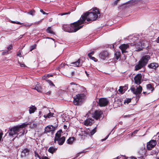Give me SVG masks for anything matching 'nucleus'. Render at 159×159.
Instances as JSON below:
<instances>
[{
	"instance_id": "obj_1",
	"label": "nucleus",
	"mask_w": 159,
	"mask_h": 159,
	"mask_svg": "<svg viewBox=\"0 0 159 159\" xmlns=\"http://www.w3.org/2000/svg\"><path fill=\"white\" fill-rule=\"evenodd\" d=\"M100 12L97 8L95 7L82 15L80 19L78 21L81 24L84 23L86 20L87 21H94L98 18Z\"/></svg>"
},
{
	"instance_id": "obj_2",
	"label": "nucleus",
	"mask_w": 159,
	"mask_h": 159,
	"mask_svg": "<svg viewBox=\"0 0 159 159\" xmlns=\"http://www.w3.org/2000/svg\"><path fill=\"white\" fill-rule=\"evenodd\" d=\"M29 125V123H24L22 124L12 127L8 130V133L10 136H13L14 135L24 134L25 129L24 128Z\"/></svg>"
},
{
	"instance_id": "obj_3",
	"label": "nucleus",
	"mask_w": 159,
	"mask_h": 159,
	"mask_svg": "<svg viewBox=\"0 0 159 159\" xmlns=\"http://www.w3.org/2000/svg\"><path fill=\"white\" fill-rule=\"evenodd\" d=\"M80 25V22L77 21L70 25H63L62 29L64 31L69 33L76 32L82 27L83 26H79Z\"/></svg>"
},
{
	"instance_id": "obj_4",
	"label": "nucleus",
	"mask_w": 159,
	"mask_h": 159,
	"mask_svg": "<svg viewBox=\"0 0 159 159\" xmlns=\"http://www.w3.org/2000/svg\"><path fill=\"white\" fill-rule=\"evenodd\" d=\"M150 59V57L149 55H146L143 56L141 59L138 62V64L135 66V70H138L144 67Z\"/></svg>"
},
{
	"instance_id": "obj_5",
	"label": "nucleus",
	"mask_w": 159,
	"mask_h": 159,
	"mask_svg": "<svg viewBox=\"0 0 159 159\" xmlns=\"http://www.w3.org/2000/svg\"><path fill=\"white\" fill-rule=\"evenodd\" d=\"M130 90L132 92L136 95L137 98L139 99L141 96V93L142 90V87L140 85H139L138 87L136 89L133 87L131 88Z\"/></svg>"
},
{
	"instance_id": "obj_6",
	"label": "nucleus",
	"mask_w": 159,
	"mask_h": 159,
	"mask_svg": "<svg viewBox=\"0 0 159 159\" xmlns=\"http://www.w3.org/2000/svg\"><path fill=\"white\" fill-rule=\"evenodd\" d=\"M84 95L83 94H78L74 98L73 103L75 105H80L82 103V100L84 98Z\"/></svg>"
},
{
	"instance_id": "obj_7",
	"label": "nucleus",
	"mask_w": 159,
	"mask_h": 159,
	"mask_svg": "<svg viewBox=\"0 0 159 159\" xmlns=\"http://www.w3.org/2000/svg\"><path fill=\"white\" fill-rule=\"evenodd\" d=\"M157 144L156 140H151L147 143V149L148 150H151L154 148Z\"/></svg>"
},
{
	"instance_id": "obj_8",
	"label": "nucleus",
	"mask_w": 159,
	"mask_h": 159,
	"mask_svg": "<svg viewBox=\"0 0 159 159\" xmlns=\"http://www.w3.org/2000/svg\"><path fill=\"white\" fill-rule=\"evenodd\" d=\"M145 41H142L141 42H138L136 43L135 45L136 49L135 50L136 51H139L143 49L142 46H144L145 44Z\"/></svg>"
},
{
	"instance_id": "obj_9",
	"label": "nucleus",
	"mask_w": 159,
	"mask_h": 159,
	"mask_svg": "<svg viewBox=\"0 0 159 159\" xmlns=\"http://www.w3.org/2000/svg\"><path fill=\"white\" fill-rule=\"evenodd\" d=\"M142 75L141 74H138L135 75L134 78L135 83L139 85L142 82Z\"/></svg>"
},
{
	"instance_id": "obj_10",
	"label": "nucleus",
	"mask_w": 159,
	"mask_h": 159,
	"mask_svg": "<svg viewBox=\"0 0 159 159\" xmlns=\"http://www.w3.org/2000/svg\"><path fill=\"white\" fill-rule=\"evenodd\" d=\"M108 102V100L106 98H101L99 99L98 104L100 107L106 106Z\"/></svg>"
},
{
	"instance_id": "obj_11",
	"label": "nucleus",
	"mask_w": 159,
	"mask_h": 159,
	"mask_svg": "<svg viewBox=\"0 0 159 159\" xmlns=\"http://www.w3.org/2000/svg\"><path fill=\"white\" fill-rule=\"evenodd\" d=\"M129 48V45L128 44H123L120 47V48L122 52L123 53L128 52L126 50Z\"/></svg>"
},
{
	"instance_id": "obj_12",
	"label": "nucleus",
	"mask_w": 159,
	"mask_h": 159,
	"mask_svg": "<svg viewBox=\"0 0 159 159\" xmlns=\"http://www.w3.org/2000/svg\"><path fill=\"white\" fill-rule=\"evenodd\" d=\"M30 152V150L28 148H25L22 149L21 151V157H26L28 156Z\"/></svg>"
},
{
	"instance_id": "obj_13",
	"label": "nucleus",
	"mask_w": 159,
	"mask_h": 159,
	"mask_svg": "<svg viewBox=\"0 0 159 159\" xmlns=\"http://www.w3.org/2000/svg\"><path fill=\"white\" fill-rule=\"evenodd\" d=\"M109 55V54L107 51H104L100 53L99 56V57L102 59L104 60L107 58Z\"/></svg>"
},
{
	"instance_id": "obj_14",
	"label": "nucleus",
	"mask_w": 159,
	"mask_h": 159,
	"mask_svg": "<svg viewBox=\"0 0 159 159\" xmlns=\"http://www.w3.org/2000/svg\"><path fill=\"white\" fill-rule=\"evenodd\" d=\"M55 129V128L52 125H49L45 128L44 133H47L54 131Z\"/></svg>"
},
{
	"instance_id": "obj_15",
	"label": "nucleus",
	"mask_w": 159,
	"mask_h": 159,
	"mask_svg": "<svg viewBox=\"0 0 159 159\" xmlns=\"http://www.w3.org/2000/svg\"><path fill=\"white\" fill-rule=\"evenodd\" d=\"M84 61L81 59H79L77 61L72 62L71 64L77 67H80L81 66Z\"/></svg>"
},
{
	"instance_id": "obj_16",
	"label": "nucleus",
	"mask_w": 159,
	"mask_h": 159,
	"mask_svg": "<svg viewBox=\"0 0 159 159\" xmlns=\"http://www.w3.org/2000/svg\"><path fill=\"white\" fill-rule=\"evenodd\" d=\"M96 132V128L93 129L91 131L89 132V131L87 132L84 131L82 133V135L85 136L89 135V136L93 135Z\"/></svg>"
},
{
	"instance_id": "obj_17",
	"label": "nucleus",
	"mask_w": 159,
	"mask_h": 159,
	"mask_svg": "<svg viewBox=\"0 0 159 159\" xmlns=\"http://www.w3.org/2000/svg\"><path fill=\"white\" fill-rule=\"evenodd\" d=\"M102 114V112L101 111L97 110L95 111L94 113V118L96 120H98L101 117Z\"/></svg>"
},
{
	"instance_id": "obj_18",
	"label": "nucleus",
	"mask_w": 159,
	"mask_h": 159,
	"mask_svg": "<svg viewBox=\"0 0 159 159\" xmlns=\"http://www.w3.org/2000/svg\"><path fill=\"white\" fill-rule=\"evenodd\" d=\"M93 120H92L91 119L89 118L84 121V124L86 126H90L92 125V121Z\"/></svg>"
},
{
	"instance_id": "obj_19",
	"label": "nucleus",
	"mask_w": 159,
	"mask_h": 159,
	"mask_svg": "<svg viewBox=\"0 0 159 159\" xmlns=\"http://www.w3.org/2000/svg\"><path fill=\"white\" fill-rule=\"evenodd\" d=\"M65 137L64 136H63L60 139H57V141L58 142V143L59 145H62L64 143L65 140Z\"/></svg>"
},
{
	"instance_id": "obj_20",
	"label": "nucleus",
	"mask_w": 159,
	"mask_h": 159,
	"mask_svg": "<svg viewBox=\"0 0 159 159\" xmlns=\"http://www.w3.org/2000/svg\"><path fill=\"white\" fill-rule=\"evenodd\" d=\"M148 66L150 68L155 69L158 66V65L157 63H153L149 65Z\"/></svg>"
},
{
	"instance_id": "obj_21",
	"label": "nucleus",
	"mask_w": 159,
	"mask_h": 159,
	"mask_svg": "<svg viewBox=\"0 0 159 159\" xmlns=\"http://www.w3.org/2000/svg\"><path fill=\"white\" fill-rule=\"evenodd\" d=\"M29 108V111L30 114L34 113L37 110V108L34 106L31 105Z\"/></svg>"
},
{
	"instance_id": "obj_22",
	"label": "nucleus",
	"mask_w": 159,
	"mask_h": 159,
	"mask_svg": "<svg viewBox=\"0 0 159 159\" xmlns=\"http://www.w3.org/2000/svg\"><path fill=\"white\" fill-rule=\"evenodd\" d=\"M33 89H35L37 90L38 92H41L42 89L41 86L38 83L36 85L34 88H33Z\"/></svg>"
},
{
	"instance_id": "obj_23",
	"label": "nucleus",
	"mask_w": 159,
	"mask_h": 159,
	"mask_svg": "<svg viewBox=\"0 0 159 159\" xmlns=\"http://www.w3.org/2000/svg\"><path fill=\"white\" fill-rule=\"evenodd\" d=\"M121 52L120 51H116L115 53V57L116 60H118L120 57Z\"/></svg>"
},
{
	"instance_id": "obj_24",
	"label": "nucleus",
	"mask_w": 159,
	"mask_h": 159,
	"mask_svg": "<svg viewBox=\"0 0 159 159\" xmlns=\"http://www.w3.org/2000/svg\"><path fill=\"white\" fill-rule=\"evenodd\" d=\"M57 150V148H55L53 147H51L49 148L48 151L49 152L53 154L54 152H55Z\"/></svg>"
},
{
	"instance_id": "obj_25",
	"label": "nucleus",
	"mask_w": 159,
	"mask_h": 159,
	"mask_svg": "<svg viewBox=\"0 0 159 159\" xmlns=\"http://www.w3.org/2000/svg\"><path fill=\"white\" fill-rule=\"evenodd\" d=\"M75 138L74 137H70L67 140V143L69 144H71L73 143L74 140Z\"/></svg>"
},
{
	"instance_id": "obj_26",
	"label": "nucleus",
	"mask_w": 159,
	"mask_h": 159,
	"mask_svg": "<svg viewBox=\"0 0 159 159\" xmlns=\"http://www.w3.org/2000/svg\"><path fill=\"white\" fill-rule=\"evenodd\" d=\"M46 31L48 33H49L53 34H55V33L51 29V26L48 27L46 29Z\"/></svg>"
},
{
	"instance_id": "obj_27",
	"label": "nucleus",
	"mask_w": 159,
	"mask_h": 159,
	"mask_svg": "<svg viewBox=\"0 0 159 159\" xmlns=\"http://www.w3.org/2000/svg\"><path fill=\"white\" fill-rule=\"evenodd\" d=\"M61 136V134L60 133H59V132H58L57 133H56L55 134V136L54 138V141L55 142H56V141L57 140V139H60V137Z\"/></svg>"
},
{
	"instance_id": "obj_28",
	"label": "nucleus",
	"mask_w": 159,
	"mask_h": 159,
	"mask_svg": "<svg viewBox=\"0 0 159 159\" xmlns=\"http://www.w3.org/2000/svg\"><path fill=\"white\" fill-rule=\"evenodd\" d=\"M147 89L151 90V92H152L154 90L153 87L150 84H148L147 85Z\"/></svg>"
},
{
	"instance_id": "obj_29",
	"label": "nucleus",
	"mask_w": 159,
	"mask_h": 159,
	"mask_svg": "<svg viewBox=\"0 0 159 159\" xmlns=\"http://www.w3.org/2000/svg\"><path fill=\"white\" fill-rule=\"evenodd\" d=\"M53 113H51V112H50L47 115H44L43 116L45 118H49L53 116Z\"/></svg>"
},
{
	"instance_id": "obj_30",
	"label": "nucleus",
	"mask_w": 159,
	"mask_h": 159,
	"mask_svg": "<svg viewBox=\"0 0 159 159\" xmlns=\"http://www.w3.org/2000/svg\"><path fill=\"white\" fill-rule=\"evenodd\" d=\"M35 12L34 10L32 9L29 12H28L27 13L28 14L32 16H33L35 13Z\"/></svg>"
},
{
	"instance_id": "obj_31",
	"label": "nucleus",
	"mask_w": 159,
	"mask_h": 159,
	"mask_svg": "<svg viewBox=\"0 0 159 159\" xmlns=\"http://www.w3.org/2000/svg\"><path fill=\"white\" fill-rule=\"evenodd\" d=\"M123 89V86H120V89H119L118 91L120 93L122 94L125 92Z\"/></svg>"
},
{
	"instance_id": "obj_32",
	"label": "nucleus",
	"mask_w": 159,
	"mask_h": 159,
	"mask_svg": "<svg viewBox=\"0 0 159 159\" xmlns=\"http://www.w3.org/2000/svg\"><path fill=\"white\" fill-rule=\"evenodd\" d=\"M36 47V44H34L33 45H32L30 47V51H31L32 50L35 49Z\"/></svg>"
},
{
	"instance_id": "obj_33",
	"label": "nucleus",
	"mask_w": 159,
	"mask_h": 159,
	"mask_svg": "<svg viewBox=\"0 0 159 159\" xmlns=\"http://www.w3.org/2000/svg\"><path fill=\"white\" fill-rule=\"evenodd\" d=\"M131 101V99L128 98L126 99L125 100L124 102V103H127V104H128Z\"/></svg>"
},
{
	"instance_id": "obj_34",
	"label": "nucleus",
	"mask_w": 159,
	"mask_h": 159,
	"mask_svg": "<svg viewBox=\"0 0 159 159\" xmlns=\"http://www.w3.org/2000/svg\"><path fill=\"white\" fill-rule=\"evenodd\" d=\"M34 156L35 157H38L39 159H41V157L39 155L38 153L36 151H35L34 152Z\"/></svg>"
},
{
	"instance_id": "obj_35",
	"label": "nucleus",
	"mask_w": 159,
	"mask_h": 159,
	"mask_svg": "<svg viewBox=\"0 0 159 159\" xmlns=\"http://www.w3.org/2000/svg\"><path fill=\"white\" fill-rule=\"evenodd\" d=\"M89 57L90 58V59L94 61L95 62H96L97 61V60L94 57H92V56H89Z\"/></svg>"
},
{
	"instance_id": "obj_36",
	"label": "nucleus",
	"mask_w": 159,
	"mask_h": 159,
	"mask_svg": "<svg viewBox=\"0 0 159 159\" xmlns=\"http://www.w3.org/2000/svg\"><path fill=\"white\" fill-rule=\"evenodd\" d=\"M85 151H83L82 152H79V153H77L76 155V156H75V158L78 157L79 156H80V155L81 154V153H84V152H85Z\"/></svg>"
},
{
	"instance_id": "obj_37",
	"label": "nucleus",
	"mask_w": 159,
	"mask_h": 159,
	"mask_svg": "<svg viewBox=\"0 0 159 159\" xmlns=\"http://www.w3.org/2000/svg\"><path fill=\"white\" fill-rule=\"evenodd\" d=\"M70 13V11H69L68 12H65V13H62L59 14V15H60L61 16H63L64 15H66L67 14H69Z\"/></svg>"
},
{
	"instance_id": "obj_38",
	"label": "nucleus",
	"mask_w": 159,
	"mask_h": 159,
	"mask_svg": "<svg viewBox=\"0 0 159 159\" xmlns=\"http://www.w3.org/2000/svg\"><path fill=\"white\" fill-rule=\"evenodd\" d=\"M123 90L125 92L128 89V85L126 84L125 86H123Z\"/></svg>"
},
{
	"instance_id": "obj_39",
	"label": "nucleus",
	"mask_w": 159,
	"mask_h": 159,
	"mask_svg": "<svg viewBox=\"0 0 159 159\" xmlns=\"http://www.w3.org/2000/svg\"><path fill=\"white\" fill-rule=\"evenodd\" d=\"M91 52H90L88 54V57H89V56H91V55L93 54L94 53V52L92 51V50H91Z\"/></svg>"
},
{
	"instance_id": "obj_40",
	"label": "nucleus",
	"mask_w": 159,
	"mask_h": 159,
	"mask_svg": "<svg viewBox=\"0 0 159 159\" xmlns=\"http://www.w3.org/2000/svg\"><path fill=\"white\" fill-rule=\"evenodd\" d=\"M32 24H25L23 25V26H24L25 27H30L32 25Z\"/></svg>"
},
{
	"instance_id": "obj_41",
	"label": "nucleus",
	"mask_w": 159,
	"mask_h": 159,
	"mask_svg": "<svg viewBox=\"0 0 159 159\" xmlns=\"http://www.w3.org/2000/svg\"><path fill=\"white\" fill-rule=\"evenodd\" d=\"M3 135V133L2 131H0V141H1V139L2 138V136Z\"/></svg>"
},
{
	"instance_id": "obj_42",
	"label": "nucleus",
	"mask_w": 159,
	"mask_h": 159,
	"mask_svg": "<svg viewBox=\"0 0 159 159\" xmlns=\"http://www.w3.org/2000/svg\"><path fill=\"white\" fill-rule=\"evenodd\" d=\"M49 83L50 85H52L53 86H55V85L53 84V82L51 80H48Z\"/></svg>"
},
{
	"instance_id": "obj_43",
	"label": "nucleus",
	"mask_w": 159,
	"mask_h": 159,
	"mask_svg": "<svg viewBox=\"0 0 159 159\" xmlns=\"http://www.w3.org/2000/svg\"><path fill=\"white\" fill-rule=\"evenodd\" d=\"M138 131V130H135L132 133V135H134L136 134Z\"/></svg>"
},
{
	"instance_id": "obj_44",
	"label": "nucleus",
	"mask_w": 159,
	"mask_h": 159,
	"mask_svg": "<svg viewBox=\"0 0 159 159\" xmlns=\"http://www.w3.org/2000/svg\"><path fill=\"white\" fill-rule=\"evenodd\" d=\"M110 134V133H109L104 139H102V141H104V140H105L106 139H107V138H108L109 135Z\"/></svg>"
},
{
	"instance_id": "obj_45",
	"label": "nucleus",
	"mask_w": 159,
	"mask_h": 159,
	"mask_svg": "<svg viewBox=\"0 0 159 159\" xmlns=\"http://www.w3.org/2000/svg\"><path fill=\"white\" fill-rule=\"evenodd\" d=\"M40 11L41 12H42L43 15L47 14H48L47 13H46L43 10H42V9H40Z\"/></svg>"
},
{
	"instance_id": "obj_46",
	"label": "nucleus",
	"mask_w": 159,
	"mask_h": 159,
	"mask_svg": "<svg viewBox=\"0 0 159 159\" xmlns=\"http://www.w3.org/2000/svg\"><path fill=\"white\" fill-rule=\"evenodd\" d=\"M41 159H49L46 156H43L41 157Z\"/></svg>"
},
{
	"instance_id": "obj_47",
	"label": "nucleus",
	"mask_w": 159,
	"mask_h": 159,
	"mask_svg": "<svg viewBox=\"0 0 159 159\" xmlns=\"http://www.w3.org/2000/svg\"><path fill=\"white\" fill-rule=\"evenodd\" d=\"M12 23H16V24H18V25H21V24H22V23H21L20 22H16L15 21H13Z\"/></svg>"
},
{
	"instance_id": "obj_48",
	"label": "nucleus",
	"mask_w": 159,
	"mask_h": 159,
	"mask_svg": "<svg viewBox=\"0 0 159 159\" xmlns=\"http://www.w3.org/2000/svg\"><path fill=\"white\" fill-rule=\"evenodd\" d=\"M12 46L11 45L9 46L7 48L8 49V50L11 49H12Z\"/></svg>"
},
{
	"instance_id": "obj_49",
	"label": "nucleus",
	"mask_w": 159,
	"mask_h": 159,
	"mask_svg": "<svg viewBox=\"0 0 159 159\" xmlns=\"http://www.w3.org/2000/svg\"><path fill=\"white\" fill-rule=\"evenodd\" d=\"M17 55L18 56H19L20 57H22L21 56V53L20 52H18L17 53Z\"/></svg>"
},
{
	"instance_id": "obj_50",
	"label": "nucleus",
	"mask_w": 159,
	"mask_h": 159,
	"mask_svg": "<svg viewBox=\"0 0 159 159\" xmlns=\"http://www.w3.org/2000/svg\"><path fill=\"white\" fill-rule=\"evenodd\" d=\"M8 53V51H4L3 52H2V54L3 55H5L6 53Z\"/></svg>"
},
{
	"instance_id": "obj_51",
	"label": "nucleus",
	"mask_w": 159,
	"mask_h": 159,
	"mask_svg": "<svg viewBox=\"0 0 159 159\" xmlns=\"http://www.w3.org/2000/svg\"><path fill=\"white\" fill-rule=\"evenodd\" d=\"M156 41L157 43H159V36L157 38Z\"/></svg>"
},
{
	"instance_id": "obj_52",
	"label": "nucleus",
	"mask_w": 159,
	"mask_h": 159,
	"mask_svg": "<svg viewBox=\"0 0 159 159\" xmlns=\"http://www.w3.org/2000/svg\"><path fill=\"white\" fill-rule=\"evenodd\" d=\"M51 93V92L49 91V92H47V93H46V94H47V95H49Z\"/></svg>"
},
{
	"instance_id": "obj_53",
	"label": "nucleus",
	"mask_w": 159,
	"mask_h": 159,
	"mask_svg": "<svg viewBox=\"0 0 159 159\" xmlns=\"http://www.w3.org/2000/svg\"><path fill=\"white\" fill-rule=\"evenodd\" d=\"M63 127L65 129H66L67 128V126L65 125H64Z\"/></svg>"
},
{
	"instance_id": "obj_54",
	"label": "nucleus",
	"mask_w": 159,
	"mask_h": 159,
	"mask_svg": "<svg viewBox=\"0 0 159 159\" xmlns=\"http://www.w3.org/2000/svg\"><path fill=\"white\" fill-rule=\"evenodd\" d=\"M20 66L21 67H25V65L24 64H20Z\"/></svg>"
},
{
	"instance_id": "obj_55",
	"label": "nucleus",
	"mask_w": 159,
	"mask_h": 159,
	"mask_svg": "<svg viewBox=\"0 0 159 159\" xmlns=\"http://www.w3.org/2000/svg\"><path fill=\"white\" fill-rule=\"evenodd\" d=\"M85 73H86V75H87V76L88 77H89V74H88L87 72V71H85Z\"/></svg>"
},
{
	"instance_id": "obj_56",
	"label": "nucleus",
	"mask_w": 159,
	"mask_h": 159,
	"mask_svg": "<svg viewBox=\"0 0 159 159\" xmlns=\"http://www.w3.org/2000/svg\"><path fill=\"white\" fill-rule=\"evenodd\" d=\"M118 1L117 0H116V1H115V2H114V4H117V3H118Z\"/></svg>"
},
{
	"instance_id": "obj_57",
	"label": "nucleus",
	"mask_w": 159,
	"mask_h": 159,
	"mask_svg": "<svg viewBox=\"0 0 159 159\" xmlns=\"http://www.w3.org/2000/svg\"><path fill=\"white\" fill-rule=\"evenodd\" d=\"M129 159H137L136 158H134V157H129Z\"/></svg>"
},
{
	"instance_id": "obj_58",
	"label": "nucleus",
	"mask_w": 159,
	"mask_h": 159,
	"mask_svg": "<svg viewBox=\"0 0 159 159\" xmlns=\"http://www.w3.org/2000/svg\"><path fill=\"white\" fill-rule=\"evenodd\" d=\"M47 76H52V75H49L48 74V75H47Z\"/></svg>"
},
{
	"instance_id": "obj_59",
	"label": "nucleus",
	"mask_w": 159,
	"mask_h": 159,
	"mask_svg": "<svg viewBox=\"0 0 159 159\" xmlns=\"http://www.w3.org/2000/svg\"><path fill=\"white\" fill-rule=\"evenodd\" d=\"M146 93V92H143V93L144 94L145 93Z\"/></svg>"
},
{
	"instance_id": "obj_60",
	"label": "nucleus",
	"mask_w": 159,
	"mask_h": 159,
	"mask_svg": "<svg viewBox=\"0 0 159 159\" xmlns=\"http://www.w3.org/2000/svg\"><path fill=\"white\" fill-rule=\"evenodd\" d=\"M51 39H53V40H54V39H52V38H51Z\"/></svg>"
},
{
	"instance_id": "obj_61",
	"label": "nucleus",
	"mask_w": 159,
	"mask_h": 159,
	"mask_svg": "<svg viewBox=\"0 0 159 159\" xmlns=\"http://www.w3.org/2000/svg\"><path fill=\"white\" fill-rule=\"evenodd\" d=\"M44 76H43V79H44Z\"/></svg>"
},
{
	"instance_id": "obj_62",
	"label": "nucleus",
	"mask_w": 159,
	"mask_h": 159,
	"mask_svg": "<svg viewBox=\"0 0 159 159\" xmlns=\"http://www.w3.org/2000/svg\"><path fill=\"white\" fill-rule=\"evenodd\" d=\"M157 159H159V158H157Z\"/></svg>"
}]
</instances>
